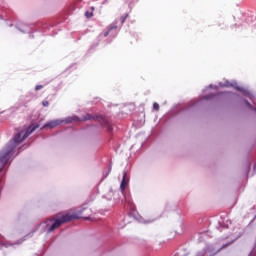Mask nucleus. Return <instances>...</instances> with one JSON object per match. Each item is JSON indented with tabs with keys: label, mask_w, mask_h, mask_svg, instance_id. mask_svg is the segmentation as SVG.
I'll list each match as a JSON object with an SVG mask.
<instances>
[{
	"label": "nucleus",
	"mask_w": 256,
	"mask_h": 256,
	"mask_svg": "<svg viewBox=\"0 0 256 256\" xmlns=\"http://www.w3.org/2000/svg\"><path fill=\"white\" fill-rule=\"evenodd\" d=\"M41 89H43V85H37L35 87V91H41Z\"/></svg>",
	"instance_id": "obj_11"
},
{
	"label": "nucleus",
	"mask_w": 256,
	"mask_h": 256,
	"mask_svg": "<svg viewBox=\"0 0 256 256\" xmlns=\"http://www.w3.org/2000/svg\"><path fill=\"white\" fill-rule=\"evenodd\" d=\"M225 247H229V244L222 246V249H225Z\"/></svg>",
	"instance_id": "obj_14"
},
{
	"label": "nucleus",
	"mask_w": 256,
	"mask_h": 256,
	"mask_svg": "<svg viewBox=\"0 0 256 256\" xmlns=\"http://www.w3.org/2000/svg\"><path fill=\"white\" fill-rule=\"evenodd\" d=\"M127 185H129V179L127 178V172H123V179L120 184L121 191H125V189L127 188Z\"/></svg>",
	"instance_id": "obj_5"
},
{
	"label": "nucleus",
	"mask_w": 256,
	"mask_h": 256,
	"mask_svg": "<svg viewBox=\"0 0 256 256\" xmlns=\"http://www.w3.org/2000/svg\"><path fill=\"white\" fill-rule=\"evenodd\" d=\"M39 129V124L37 125H30L27 130H22L19 133H17L12 140L5 146V148L0 152V173L5 168V165L9 163V159L13 157V154L15 153V148L17 145H21L23 141L27 137L31 135L35 130Z\"/></svg>",
	"instance_id": "obj_1"
},
{
	"label": "nucleus",
	"mask_w": 256,
	"mask_h": 256,
	"mask_svg": "<svg viewBox=\"0 0 256 256\" xmlns=\"http://www.w3.org/2000/svg\"><path fill=\"white\" fill-rule=\"evenodd\" d=\"M76 219H79V216L76 213H58L44 222L45 229L47 233H53V231H55V229H59L61 225H65V223H69V221H75Z\"/></svg>",
	"instance_id": "obj_2"
},
{
	"label": "nucleus",
	"mask_w": 256,
	"mask_h": 256,
	"mask_svg": "<svg viewBox=\"0 0 256 256\" xmlns=\"http://www.w3.org/2000/svg\"><path fill=\"white\" fill-rule=\"evenodd\" d=\"M84 219H89V217H84Z\"/></svg>",
	"instance_id": "obj_17"
},
{
	"label": "nucleus",
	"mask_w": 256,
	"mask_h": 256,
	"mask_svg": "<svg viewBox=\"0 0 256 256\" xmlns=\"http://www.w3.org/2000/svg\"><path fill=\"white\" fill-rule=\"evenodd\" d=\"M42 105L43 107H49V101L47 100L42 101Z\"/></svg>",
	"instance_id": "obj_10"
},
{
	"label": "nucleus",
	"mask_w": 256,
	"mask_h": 256,
	"mask_svg": "<svg viewBox=\"0 0 256 256\" xmlns=\"http://www.w3.org/2000/svg\"><path fill=\"white\" fill-rule=\"evenodd\" d=\"M108 173H111V168H109V172Z\"/></svg>",
	"instance_id": "obj_16"
},
{
	"label": "nucleus",
	"mask_w": 256,
	"mask_h": 256,
	"mask_svg": "<svg viewBox=\"0 0 256 256\" xmlns=\"http://www.w3.org/2000/svg\"><path fill=\"white\" fill-rule=\"evenodd\" d=\"M61 123H63L62 120H51V121L47 122L46 124H44L42 129H55V127H59V125H61Z\"/></svg>",
	"instance_id": "obj_4"
},
{
	"label": "nucleus",
	"mask_w": 256,
	"mask_h": 256,
	"mask_svg": "<svg viewBox=\"0 0 256 256\" xmlns=\"http://www.w3.org/2000/svg\"><path fill=\"white\" fill-rule=\"evenodd\" d=\"M125 19H127V16L126 17H122L121 18V23L124 24L125 23Z\"/></svg>",
	"instance_id": "obj_12"
},
{
	"label": "nucleus",
	"mask_w": 256,
	"mask_h": 256,
	"mask_svg": "<svg viewBox=\"0 0 256 256\" xmlns=\"http://www.w3.org/2000/svg\"><path fill=\"white\" fill-rule=\"evenodd\" d=\"M153 109H154V111H159V103L155 102L153 104Z\"/></svg>",
	"instance_id": "obj_9"
},
{
	"label": "nucleus",
	"mask_w": 256,
	"mask_h": 256,
	"mask_svg": "<svg viewBox=\"0 0 256 256\" xmlns=\"http://www.w3.org/2000/svg\"><path fill=\"white\" fill-rule=\"evenodd\" d=\"M246 105H248V107H251V103H249L248 101H246Z\"/></svg>",
	"instance_id": "obj_13"
},
{
	"label": "nucleus",
	"mask_w": 256,
	"mask_h": 256,
	"mask_svg": "<svg viewBox=\"0 0 256 256\" xmlns=\"http://www.w3.org/2000/svg\"><path fill=\"white\" fill-rule=\"evenodd\" d=\"M99 121V123H101V125H103V127H107V130L109 131V133H111V131H113V126H111V124L109 123V120L105 119L103 116H93L91 114H86L84 116V121Z\"/></svg>",
	"instance_id": "obj_3"
},
{
	"label": "nucleus",
	"mask_w": 256,
	"mask_h": 256,
	"mask_svg": "<svg viewBox=\"0 0 256 256\" xmlns=\"http://www.w3.org/2000/svg\"><path fill=\"white\" fill-rule=\"evenodd\" d=\"M85 17H87V19H91V17H93V12L86 11Z\"/></svg>",
	"instance_id": "obj_8"
},
{
	"label": "nucleus",
	"mask_w": 256,
	"mask_h": 256,
	"mask_svg": "<svg viewBox=\"0 0 256 256\" xmlns=\"http://www.w3.org/2000/svg\"><path fill=\"white\" fill-rule=\"evenodd\" d=\"M77 121H79V117L77 116H72L65 119V123H74Z\"/></svg>",
	"instance_id": "obj_6"
},
{
	"label": "nucleus",
	"mask_w": 256,
	"mask_h": 256,
	"mask_svg": "<svg viewBox=\"0 0 256 256\" xmlns=\"http://www.w3.org/2000/svg\"><path fill=\"white\" fill-rule=\"evenodd\" d=\"M91 9H92V11H94V10H95V8H94V7H91Z\"/></svg>",
	"instance_id": "obj_15"
},
{
	"label": "nucleus",
	"mask_w": 256,
	"mask_h": 256,
	"mask_svg": "<svg viewBox=\"0 0 256 256\" xmlns=\"http://www.w3.org/2000/svg\"><path fill=\"white\" fill-rule=\"evenodd\" d=\"M112 29H117V25H111L108 29V32L104 34V37H107L109 35V31H112Z\"/></svg>",
	"instance_id": "obj_7"
}]
</instances>
